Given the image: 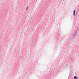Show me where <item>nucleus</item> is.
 Masks as SVG:
<instances>
[{
    "instance_id": "nucleus-3",
    "label": "nucleus",
    "mask_w": 79,
    "mask_h": 79,
    "mask_svg": "<svg viewBox=\"0 0 79 79\" xmlns=\"http://www.w3.org/2000/svg\"><path fill=\"white\" fill-rule=\"evenodd\" d=\"M27 9H28V7H27V9H26V10H27Z\"/></svg>"
},
{
    "instance_id": "nucleus-2",
    "label": "nucleus",
    "mask_w": 79,
    "mask_h": 79,
    "mask_svg": "<svg viewBox=\"0 0 79 79\" xmlns=\"http://www.w3.org/2000/svg\"><path fill=\"white\" fill-rule=\"evenodd\" d=\"M77 79V76H74V78H73V79Z\"/></svg>"
},
{
    "instance_id": "nucleus-1",
    "label": "nucleus",
    "mask_w": 79,
    "mask_h": 79,
    "mask_svg": "<svg viewBox=\"0 0 79 79\" xmlns=\"http://www.w3.org/2000/svg\"><path fill=\"white\" fill-rule=\"evenodd\" d=\"M73 15L74 16L75 15V10H74L73 13Z\"/></svg>"
}]
</instances>
